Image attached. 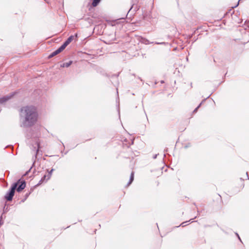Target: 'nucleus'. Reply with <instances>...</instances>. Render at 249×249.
Here are the masks:
<instances>
[{
  "label": "nucleus",
  "instance_id": "nucleus-25",
  "mask_svg": "<svg viewBox=\"0 0 249 249\" xmlns=\"http://www.w3.org/2000/svg\"><path fill=\"white\" fill-rule=\"evenodd\" d=\"M238 238L239 240L240 241H241V240L240 237H239V236H238Z\"/></svg>",
  "mask_w": 249,
  "mask_h": 249
},
{
  "label": "nucleus",
  "instance_id": "nucleus-10",
  "mask_svg": "<svg viewBox=\"0 0 249 249\" xmlns=\"http://www.w3.org/2000/svg\"><path fill=\"white\" fill-rule=\"evenodd\" d=\"M72 63V61H70L68 62L65 63V66L66 68H68L71 66V65Z\"/></svg>",
  "mask_w": 249,
  "mask_h": 249
},
{
  "label": "nucleus",
  "instance_id": "nucleus-15",
  "mask_svg": "<svg viewBox=\"0 0 249 249\" xmlns=\"http://www.w3.org/2000/svg\"><path fill=\"white\" fill-rule=\"evenodd\" d=\"M66 46H67L70 43H69L68 40H66L64 43H63Z\"/></svg>",
  "mask_w": 249,
  "mask_h": 249
},
{
  "label": "nucleus",
  "instance_id": "nucleus-29",
  "mask_svg": "<svg viewBox=\"0 0 249 249\" xmlns=\"http://www.w3.org/2000/svg\"><path fill=\"white\" fill-rule=\"evenodd\" d=\"M3 211H5V212H6L7 211V210H3Z\"/></svg>",
  "mask_w": 249,
  "mask_h": 249
},
{
  "label": "nucleus",
  "instance_id": "nucleus-8",
  "mask_svg": "<svg viewBox=\"0 0 249 249\" xmlns=\"http://www.w3.org/2000/svg\"><path fill=\"white\" fill-rule=\"evenodd\" d=\"M101 0H93L92 5L93 7H96L98 5Z\"/></svg>",
  "mask_w": 249,
  "mask_h": 249
},
{
  "label": "nucleus",
  "instance_id": "nucleus-23",
  "mask_svg": "<svg viewBox=\"0 0 249 249\" xmlns=\"http://www.w3.org/2000/svg\"><path fill=\"white\" fill-rule=\"evenodd\" d=\"M246 175H247V179H249V176H248V172H247V173H246Z\"/></svg>",
  "mask_w": 249,
  "mask_h": 249
},
{
  "label": "nucleus",
  "instance_id": "nucleus-4",
  "mask_svg": "<svg viewBox=\"0 0 249 249\" xmlns=\"http://www.w3.org/2000/svg\"><path fill=\"white\" fill-rule=\"evenodd\" d=\"M15 93H10L9 95L4 96L1 98H0V104H3L7 101L10 99L14 95Z\"/></svg>",
  "mask_w": 249,
  "mask_h": 249
},
{
  "label": "nucleus",
  "instance_id": "nucleus-6",
  "mask_svg": "<svg viewBox=\"0 0 249 249\" xmlns=\"http://www.w3.org/2000/svg\"><path fill=\"white\" fill-rule=\"evenodd\" d=\"M133 180H134V172H132L130 177L129 181L127 184V185L129 186L130 184H131V183L132 182Z\"/></svg>",
  "mask_w": 249,
  "mask_h": 249
},
{
  "label": "nucleus",
  "instance_id": "nucleus-20",
  "mask_svg": "<svg viewBox=\"0 0 249 249\" xmlns=\"http://www.w3.org/2000/svg\"><path fill=\"white\" fill-rule=\"evenodd\" d=\"M61 47H62L64 50L65 49V48L67 47L64 43L61 46Z\"/></svg>",
  "mask_w": 249,
  "mask_h": 249
},
{
  "label": "nucleus",
  "instance_id": "nucleus-5",
  "mask_svg": "<svg viewBox=\"0 0 249 249\" xmlns=\"http://www.w3.org/2000/svg\"><path fill=\"white\" fill-rule=\"evenodd\" d=\"M60 53L59 52V51L58 50V49L56 50L55 51H54V52H53L52 53H51L49 56V58H52L53 56H54L55 55L58 54V53Z\"/></svg>",
  "mask_w": 249,
  "mask_h": 249
},
{
  "label": "nucleus",
  "instance_id": "nucleus-24",
  "mask_svg": "<svg viewBox=\"0 0 249 249\" xmlns=\"http://www.w3.org/2000/svg\"><path fill=\"white\" fill-rule=\"evenodd\" d=\"M157 155H155L154 157H153V158L154 159H156L157 158Z\"/></svg>",
  "mask_w": 249,
  "mask_h": 249
},
{
  "label": "nucleus",
  "instance_id": "nucleus-2",
  "mask_svg": "<svg viewBox=\"0 0 249 249\" xmlns=\"http://www.w3.org/2000/svg\"><path fill=\"white\" fill-rule=\"evenodd\" d=\"M20 182V180H18L17 182L13 183L11 186V188L7 193L5 196V199L7 201H11L12 200L13 196L15 194V190L17 187L18 184Z\"/></svg>",
  "mask_w": 249,
  "mask_h": 249
},
{
  "label": "nucleus",
  "instance_id": "nucleus-12",
  "mask_svg": "<svg viewBox=\"0 0 249 249\" xmlns=\"http://www.w3.org/2000/svg\"><path fill=\"white\" fill-rule=\"evenodd\" d=\"M201 105V103H200L195 109L193 111V112L194 113H196L197 111V109H198V108L200 107Z\"/></svg>",
  "mask_w": 249,
  "mask_h": 249
},
{
  "label": "nucleus",
  "instance_id": "nucleus-11",
  "mask_svg": "<svg viewBox=\"0 0 249 249\" xmlns=\"http://www.w3.org/2000/svg\"><path fill=\"white\" fill-rule=\"evenodd\" d=\"M73 36H71L67 38V40H68V41L69 43H71L72 41V40H73Z\"/></svg>",
  "mask_w": 249,
  "mask_h": 249
},
{
  "label": "nucleus",
  "instance_id": "nucleus-21",
  "mask_svg": "<svg viewBox=\"0 0 249 249\" xmlns=\"http://www.w3.org/2000/svg\"><path fill=\"white\" fill-rule=\"evenodd\" d=\"M61 67H66L65 66V63H64L63 64L61 65Z\"/></svg>",
  "mask_w": 249,
  "mask_h": 249
},
{
  "label": "nucleus",
  "instance_id": "nucleus-14",
  "mask_svg": "<svg viewBox=\"0 0 249 249\" xmlns=\"http://www.w3.org/2000/svg\"><path fill=\"white\" fill-rule=\"evenodd\" d=\"M57 49L59 51L60 53H61L62 51H63L64 50V49L62 47H61V46Z\"/></svg>",
  "mask_w": 249,
  "mask_h": 249
},
{
  "label": "nucleus",
  "instance_id": "nucleus-17",
  "mask_svg": "<svg viewBox=\"0 0 249 249\" xmlns=\"http://www.w3.org/2000/svg\"><path fill=\"white\" fill-rule=\"evenodd\" d=\"M36 145L37 146V149L36 150V154H37L39 151V144L38 143H36Z\"/></svg>",
  "mask_w": 249,
  "mask_h": 249
},
{
  "label": "nucleus",
  "instance_id": "nucleus-16",
  "mask_svg": "<svg viewBox=\"0 0 249 249\" xmlns=\"http://www.w3.org/2000/svg\"><path fill=\"white\" fill-rule=\"evenodd\" d=\"M30 194H31V193L29 192V193H27L25 194V199H26L28 197V196L30 195Z\"/></svg>",
  "mask_w": 249,
  "mask_h": 249
},
{
  "label": "nucleus",
  "instance_id": "nucleus-19",
  "mask_svg": "<svg viewBox=\"0 0 249 249\" xmlns=\"http://www.w3.org/2000/svg\"><path fill=\"white\" fill-rule=\"evenodd\" d=\"M2 215L0 217V226L2 225L3 223V222L2 221L1 219H2Z\"/></svg>",
  "mask_w": 249,
  "mask_h": 249
},
{
  "label": "nucleus",
  "instance_id": "nucleus-30",
  "mask_svg": "<svg viewBox=\"0 0 249 249\" xmlns=\"http://www.w3.org/2000/svg\"><path fill=\"white\" fill-rule=\"evenodd\" d=\"M3 211H5V212H6L7 211V210H3Z\"/></svg>",
  "mask_w": 249,
  "mask_h": 249
},
{
  "label": "nucleus",
  "instance_id": "nucleus-22",
  "mask_svg": "<svg viewBox=\"0 0 249 249\" xmlns=\"http://www.w3.org/2000/svg\"><path fill=\"white\" fill-rule=\"evenodd\" d=\"M30 170L31 169H30L28 171L26 172V173L24 175V176H26L28 174V173L30 171Z\"/></svg>",
  "mask_w": 249,
  "mask_h": 249
},
{
  "label": "nucleus",
  "instance_id": "nucleus-28",
  "mask_svg": "<svg viewBox=\"0 0 249 249\" xmlns=\"http://www.w3.org/2000/svg\"><path fill=\"white\" fill-rule=\"evenodd\" d=\"M3 211H5V212H6L7 211V210H3Z\"/></svg>",
  "mask_w": 249,
  "mask_h": 249
},
{
  "label": "nucleus",
  "instance_id": "nucleus-18",
  "mask_svg": "<svg viewBox=\"0 0 249 249\" xmlns=\"http://www.w3.org/2000/svg\"><path fill=\"white\" fill-rule=\"evenodd\" d=\"M156 44H166V43H165L164 42H156Z\"/></svg>",
  "mask_w": 249,
  "mask_h": 249
},
{
  "label": "nucleus",
  "instance_id": "nucleus-3",
  "mask_svg": "<svg viewBox=\"0 0 249 249\" xmlns=\"http://www.w3.org/2000/svg\"><path fill=\"white\" fill-rule=\"evenodd\" d=\"M20 180V182L19 184H18L17 187L16 188L17 191L18 192H20L22 190H23L25 187H26V182L25 180H22L21 181Z\"/></svg>",
  "mask_w": 249,
  "mask_h": 249
},
{
  "label": "nucleus",
  "instance_id": "nucleus-9",
  "mask_svg": "<svg viewBox=\"0 0 249 249\" xmlns=\"http://www.w3.org/2000/svg\"><path fill=\"white\" fill-rule=\"evenodd\" d=\"M53 169H52L48 173V174L47 175V180H49L51 177V175H52V173L53 171Z\"/></svg>",
  "mask_w": 249,
  "mask_h": 249
},
{
  "label": "nucleus",
  "instance_id": "nucleus-7",
  "mask_svg": "<svg viewBox=\"0 0 249 249\" xmlns=\"http://www.w3.org/2000/svg\"><path fill=\"white\" fill-rule=\"evenodd\" d=\"M47 175H44L41 179L40 180L38 184H40L42 183H43L44 181H47L48 180H47Z\"/></svg>",
  "mask_w": 249,
  "mask_h": 249
},
{
  "label": "nucleus",
  "instance_id": "nucleus-26",
  "mask_svg": "<svg viewBox=\"0 0 249 249\" xmlns=\"http://www.w3.org/2000/svg\"><path fill=\"white\" fill-rule=\"evenodd\" d=\"M236 235L237 237H238V236H239L238 234L236 233Z\"/></svg>",
  "mask_w": 249,
  "mask_h": 249
},
{
  "label": "nucleus",
  "instance_id": "nucleus-13",
  "mask_svg": "<svg viewBox=\"0 0 249 249\" xmlns=\"http://www.w3.org/2000/svg\"><path fill=\"white\" fill-rule=\"evenodd\" d=\"M189 222V221H185V222H182V223L179 225V226H182V227H184V226H185L186 225V224L187 222ZM179 227V226H177V227Z\"/></svg>",
  "mask_w": 249,
  "mask_h": 249
},
{
  "label": "nucleus",
  "instance_id": "nucleus-1",
  "mask_svg": "<svg viewBox=\"0 0 249 249\" xmlns=\"http://www.w3.org/2000/svg\"><path fill=\"white\" fill-rule=\"evenodd\" d=\"M38 113L36 108L33 106H26L20 109V126L29 128L33 126L37 122Z\"/></svg>",
  "mask_w": 249,
  "mask_h": 249
},
{
  "label": "nucleus",
  "instance_id": "nucleus-27",
  "mask_svg": "<svg viewBox=\"0 0 249 249\" xmlns=\"http://www.w3.org/2000/svg\"><path fill=\"white\" fill-rule=\"evenodd\" d=\"M236 235L237 237H238V236H239L238 234L236 233Z\"/></svg>",
  "mask_w": 249,
  "mask_h": 249
}]
</instances>
